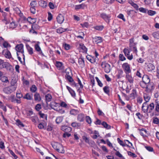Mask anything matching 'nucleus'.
I'll return each instance as SVG.
<instances>
[{"label":"nucleus","instance_id":"1","mask_svg":"<svg viewBox=\"0 0 159 159\" xmlns=\"http://www.w3.org/2000/svg\"><path fill=\"white\" fill-rule=\"evenodd\" d=\"M52 147L58 152L63 153L65 151L62 145L57 142H53L52 143Z\"/></svg>","mask_w":159,"mask_h":159},{"label":"nucleus","instance_id":"2","mask_svg":"<svg viewBox=\"0 0 159 159\" xmlns=\"http://www.w3.org/2000/svg\"><path fill=\"white\" fill-rule=\"evenodd\" d=\"M11 86L3 89V91L5 93L9 94L16 90V87L13 84L12 82H11Z\"/></svg>","mask_w":159,"mask_h":159},{"label":"nucleus","instance_id":"3","mask_svg":"<svg viewBox=\"0 0 159 159\" xmlns=\"http://www.w3.org/2000/svg\"><path fill=\"white\" fill-rule=\"evenodd\" d=\"M122 67L126 74H129L131 72L130 65L127 63H125L122 65Z\"/></svg>","mask_w":159,"mask_h":159},{"label":"nucleus","instance_id":"4","mask_svg":"<svg viewBox=\"0 0 159 159\" xmlns=\"http://www.w3.org/2000/svg\"><path fill=\"white\" fill-rule=\"evenodd\" d=\"M101 66L104 69L105 72L106 73H109L111 71L110 66L105 62H102Z\"/></svg>","mask_w":159,"mask_h":159},{"label":"nucleus","instance_id":"5","mask_svg":"<svg viewBox=\"0 0 159 159\" xmlns=\"http://www.w3.org/2000/svg\"><path fill=\"white\" fill-rule=\"evenodd\" d=\"M23 45L22 44H17L15 47V49L17 51V52H20L22 54L23 56V58L24 60L25 59V57L23 53L24 51L23 49Z\"/></svg>","mask_w":159,"mask_h":159},{"label":"nucleus","instance_id":"6","mask_svg":"<svg viewBox=\"0 0 159 159\" xmlns=\"http://www.w3.org/2000/svg\"><path fill=\"white\" fill-rule=\"evenodd\" d=\"M123 52L125 56L129 60H131L133 58V55L131 54L130 56H129L130 51L129 50L126 48L124 49Z\"/></svg>","mask_w":159,"mask_h":159},{"label":"nucleus","instance_id":"7","mask_svg":"<svg viewBox=\"0 0 159 159\" xmlns=\"http://www.w3.org/2000/svg\"><path fill=\"white\" fill-rule=\"evenodd\" d=\"M100 16L107 23L109 22L111 17L109 15H107L105 13H103L101 14Z\"/></svg>","mask_w":159,"mask_h":159},{"label":"nucleus","instance_id":"8","mask_svg":"<svg viewBox=\"0 0 159 159\" xmlns=\"http://www.w3.org/2000/svg\"><path fill=\"white\" fill-rule=\"evenodd\" d=\"M50 106L52 109L56 111L57 110V108L60 106V104L55 102H52L50 103Z\"/></svg>","mask_w":159,"mask_h":159},{"label":"nucleus","instance_id":"9","mask_svg":"<svg viewBox=\"0 0 159 159\" xmlns=\"http://www.w3.org/2000/svg\"><path fill=\"white\" fill-rule=\"evenodd\" d=\"M148 106L147 102H144L142 107V110L144 113L148 112Z\"/></svg>","mask_w":159,"mask_h":159},{"label":"nucleus","instance_id":"10","mask_svg":"<svg viewBox=\"0 0 159 159\" xmlns=\"http://www.w3.org/2000/svg\"><path fill=\"white\" fill-rule=\"evenodd\" d=\"M155 103V111L156 112L159 113V100L156 99L154 101Z\"/></svg>","mask_w":159,"mask_h":159},{"label":"nucleus","instance_id":"11","mask_svg":"<svg viewBox=\"0 0 159 159\" xmlns=\"http://www.w3.org/2000/svg\"><path fill=\"white\" fill-rule=\"evenodd\" d=\"M57 21L59 24H61L64 20L63 16L61 14H59L57 17Z\"/></svg>","mask_w":159,"mask_h":159},{"label":"nucleus","instance_id":"12","mask_svg":"<svg viewBox=\"0 0 159 159\" xmlns=\"http://www.w3.org/2000/svg\"><path fill=\"white\" fill-rule=\"evenodd\" d=\"M142 81L147 84L149 83L150 80L149 76L147 75H144L142 77Z\"/></svg>","mask_w":159,"mask_h":159},{"label":"nucleus","instance_id":"13","mask_svg":"<svg viewBox=\"0 0 159 159\" xmlns=\"http://www.w3.org/2000/svg\"><path fill=\"white\" fill-rule=\"evenodd\" d=\"M148 113H151L152 110L154 109L155 107V103H151L149 105L148 104Z\"/></svg>","mask_w":159,"mask_h":159},{"label":"nucleus","instance_id":"14","mask_svg":"<svg viewBox=\"0 0 159 159\" xmlns=\"http://www.w3.org/2000/svg\"><path fill=\"white\" fill-rule=\"evenodd\" d=\"M126 78L130 83L132 84L133 83V78L129 74H126Z\"/></svg>","mask_w":159,"mask_h":159},{"label":"nucleus","instance_id":"15","mask_svg":"<svg viewBox=\"0 0 159 159\" xmlns=\"http://www.w3.org/2000/svg\"><path fill=\"white\" fill-rule=\"evenodd\" d=\"M47 115L40 112V121H47Z\"/></svg>","mask_w":159,"mask_h":159},{"label":"nucleus","instance_id":"16","mask_svg":"<svg viewBox=\"0 0 159 159\" xmlns=\"http://www.w3.org/2000/svg\"><path fill=\"white\" fill-rule=\"evenodd\" d=\"M140 85L142 88H146V91H148V89L149 87L148 84L146 83H145L142 81L140 82Z\"/></svg>","mask_w":159,"mask_h":159},{"label":"nucleus","instance_id":"17","mask_svg":"<svg viewBox=\"0 0 159 159\" xmlns=\"http://www.w3.org/2000/svg\"><path fill=\"white\" fill-rule=\"evenodd\" d=\"M78 63L80 66L81 68H83L84 66V58H80L79 59Z\"/></svg>","mask_w":159,"mask_h":159},{"label":"nucleus","instance_id":"18","mask_svg":"<svg viewBox=\"0 0 159 159\" xmlns=\"http://www.w3.org/2000/svg\"><path fill=\"white\" fill-rule=\"evenodd\" d=\"M93 39L97 44L101 43L102 42V38L100 37H95L93 38Z\"/></svg>","mask_w":159,"mask_h":159},{"label":"nucleus","instance_id":"19","mask_svg":"<svg viewBox=\"0 0 159 159\" xmlns=\"http://www.w3.org/2000/svg\"><path fill=\"white\" fill-rule=\"evenodd\" d=\"M87 59L91 63H94L96 61V58L90 56H88L86 57Z\"/></svg>","mask_w":159,"mask_h":159},{"label":"nucleus","instance_id":"20","mask_svg":"<svg viewBox=\"0 0 159 159\" xmlns=\"http://www.w3.org/2000/svg\"><path fill=\"white\" fill-rule=\"evenodd\" d=\"M34 48L35 50L38 51H40V43L39 42L34 41Z\"/></svg>","mask_w":159,"mask_h":159},{"label":"nucleus","instance_id":"21","mask_svg":"<svg viewBox=\"0 0 159 159\" xmlns=\"http://www.w3.org/2000/svg\"><path fill=\"white\" fill-rule=\"evenodd\" d=\"M47 121H40V129H46Z\"/></svg>","mask_w":159,"mask_h":159},{"label":"nucleus","instance_id":"22","mask_svg":"<svg viewBox=\"0 0 159 159\" xmlns=\"http://www.w3.org/2000/svg\"><path fill=\"white\" fill-rule=\"evenodd\" d=\"M84 116L83 114H79L77 116V120L80 122H83L84 120Z\"/></svg>","mask_w":159,"mask_h":159},{"label":"nucleus","instance_id":"23","mask_svg":"<svg viewBox=\"0 0 159 159\" xmlns=\"http://www.w3.org/2000/svg\"><path fill=\"white\" fill-rule=\"evenodd\" d=\"M140 131V134L143 137H146V134L147 133V131L144 129L142 128L139 129Z\"/></svg>","mask_w":159,"mask_h":159},{"label":"nucleus","instance_id":"24","mask_svg":"<svg viewBox=\"0 0 159 159\" xmlns=\"http://www.w3.org/2000/svg\"><path fill=\"white\" fill-rule=\"evenodd\" d=\"M79 47L83 50V52H87V49L83 44H80Z\"/></svg>","mask_w":159,"mask_h":159},{"label":"nucleus","instance_id":"25","mask_svg":"<svg viewBox=\"0 0 159 159\" xmlns=\"http://www.w3.org/2000/svg\"><path fill=\"white\" fill-rule=\"evenodd\" d=\"M148 71H151L153 70L155 68L154 66L151 63L149 64L148 66Z\"/></svg>","mask_w":159,"mask_h":159},{"label":"nucleus","instance_id":"26","mask_svg":"<svg viewBox=\"0 0 159 159\" xmlns=\"http://www.w3.org/2000/svg\"><path fill=\"white\" fill-rule=\"evenodd\" d=\"M61 130L64 131L65 132H68V131H71V129L70 128L66 126H62L61 127Z\"/></svg>","mask_w":159,"mask_h":159},{"label":"nucleus","instance_id":"27","mask_svg":"<svg viewBox=\"0 0 159 159\" xmlns=\"http://www.w3.org/2000/svg\"><path fill=\"white\" fill-rule=\"evenodd\" d=\"M45 100L46 102H50L52 99V97L50 94H48L45 96Z\"/></svg>","mask_w":159,"mask_h":159},{"label":"nucleus","instance_id":"28","mask_svg":"<svg viewBox=\"0 0 159 159\" xmlns=\"http://www.w3.org/2000/svg\"><path fill=\"white\" fill-rule=\"evenodd\" d=\"M66 75L65 77L66 76H70L72 75L71 70L69 68H67L66 70Z\"/></svg>","mask_w":159,"mask_h":159},{"label":"nucleus","instance_id":"29","mask_svg":"<svg viewBox=\"0 0 159 159\" xmlns=\"http://www.w3.org/2000/svg\"><path fill=\"white\" fill-rule=\"evenodd\" d=\"M79 113V111L78 110L74 109L71 110L70 111V114L73 115H76Z\"/></svg>","mask_w":159,"mask_h":159},{"label":"nucleus","instance_id":"30","mask_svg":"<svg viewBox=\"0 0 159 159\" xmlns=\"http://www.w3.org/2000/svg\"><path fill=\"white\" fill-rule=\"evenodd\" d=\"M67 30V29H64L62 28H59L57 30V33L61 34Z\"/></svg>","mask_w":159,"mask_h":159},{"label":"nucleus","instance_id":"31","mask_svg":"<svg viewBox=\"0 0 159 159\" xmlns=\"http://www.w3.org/2000/svg\"><path fill=\"white\" fill-rule=\"evenodd\" d=\"M136 91L135 90H133L132 93L130 94V97L132 99H134L136 96Z\"/></svg>","mask_w":159,"mask_h":159},{"label":"nucleus","instance_id":"32","mask_svg":"<svg viewBox=\"0 0 159 159\" xmlns=\"http://www.w3.org/2000/svg\"><path fill=\"white\" fill-rule=\"evenodd\" d=\"M85 7V5L83 4L79 5H76L75 6V10H78L80 9H84Z\"/></svg>","mask_w":159,"mask_h":159},{"label":"nucleus","instance_id":"33","mask_svg":"<svg viewBox=\"0 0 159 159\" xmlns=\"http://www.w3.org/2000/svg\"><path fill=\"white\" fill-rule=\"evenodd\" d=\"M63 120V117L61 116L57 117L56 120V122L57 124H59L61 123Z\"/></svg>","mask_w":159,"mask_h":159},{"label":"nucleus","instance_id":"34","mask_svg":"<svg viewBox=\"0 0 159 159\" xmlns=\"http://www.w3.org/2000/svg\"><path fill=\"white\" fill-rule=\"evenodd\" d=\"M102 125L105 128L107 129H109L111 128V126L105 121L102 122Z\"/></svg>","mask_w":159,"mask_h":159},{"label":"nucleus","instance_id":"35","mask_svg":"<svg viewBox=\"0 0 159 159\" xmlns=\"http://www.w3.org/2000/svg\"><path fill=\"white\" fill-rule=\"evenodd\" d=\"M143 98L145 101V102H147V103L149 101L150 99V97L147 94H144Z\"/></svg>","mask_w":159,"mask_h":159},{"label":"nucleus","instance_id":"36","mask_svg":"<svg viewBox=\"0 0 159 159\" xmlns=\"http://www.w3.org/2000/svg\"><path fill=\"white\" fill-rule=\"evenodd\" d=\"M40 6L44 8L47 6V2L43 0H41L40 1Z\"/></svg>","mask_w":159,"mask_h":159},{"label":"nucleus","instance_id":"37","mask_svg":"<svg viewBox=\"0 0 159 159\" xmlns=\"http://www.w3.org/2000/svg\"><path fill=\"white\" fill-rule=\"evenodd\" d=\"M152 35L154 38L159 39V31L153 33Z\"/></svg>","mask_w":159,"mask_h":159},{"label":"nucleus","instance_id":"38","mask_svg":"<svg viewBox=\"0 0 159 159\" xmlns=\"http://www.w3.org/2000/svg\"><path fill=\"white\" fill-rule=\"evenodd\" d=\"M109 87L108 86H106L103 88L104 92L107 94H108L109 93Z\"/></svg>","mask_w":159,"mask_h":159},{"label":"nucleus","instance_id":"39","mask_svg":"<svg viewBox=\"0 0 159 159\" xmlns=\"http://www.w3.org/2000/svg\"><path fill=\"white\" fill-rule=\"evenodd\" d=\"M16 125L20 127H24V126L23 124L19 120H16Z\"/></svg>","mask_w":159,"mask_h":159},{"label":"nucleus","instance_id":"40","mask_svg":"<svg viewBox=\"0 0 159 159\" xmlns=\"http://www.w3.org/2000/svg\"><path fill=\"white\" fill-rule=\"evenodd\" d=\"M24 98L28 99L30 100L32 99V96L30 95L29 93H27L26 94L25 97Z\"/></svg>","mask_w":159,"mask_h":159},{"label":"nucleus","instance_id":"41","mask_svg":"<svg viewBox=\"0 0 159 159\" xmlns=\"http://www.w3.org/2000/svg\"><path fill=\"white\" fill-rule=\"evenodd\" d=\"M62 63L61 62L57 61L56 62V66L57 68H60L62 66Z\"/></svg>","mask_w":159,"mask_h":159},{"label":"nucleus","instance_id":"42","mask_svg":"<svg viewBox=\"0 0 159 159\" xmlns=\"http://www.w3.org/2000/svg\"><path fill=\"white\" fill-rule=\"evenodd\" d=\"M57 111H58L59 113L61 114H63L65 113V111L64 110H63L62 108L60 106L57 108V110H56Z\"/></svg>","mask_w":159,"mask_h":159},{"label":"nucleus","instance_id":"43","mask_svg":"<svg viewBox=\"0 0 159 159\" xmlns=\"http://www.w3.org/2000/svg\"><path fill=\"white\" fill-rule=\"evenodd\" d=\"M103 2L107 4H111L113 3L115 0H102Z\"/></svg>","mask_w":159,"mask_h":159},{"label":"nucleus","instance_id":"44","mask_svg":"<svg viewBox=\"0 0 159 159\" xmlns=\"http://www.w3.org/2000/svg\"><path fill=\"white\" fill-rule=\"evenodd\" d=\"M72 75H71L70 76H66L65 77L69 81L71 82L74 81V80L72 77Z\"/></svg>","mask_w":159,"mask_h":159},{"label":"nucleus","instance_id":"45","mask_svg":"<svg viewBox=\"0 0 159 159\" xmlns=\"http://www.w3.org/2000/svg\"><path fill=\"white\" fill-rule=\"evenodd\" d=\"M117 140L118 142V143L122 146L124 147L126 146L125 144L124 143V142L121 140L119 138H118L117 139Z\"/></svg>","mask_w":159,"mask_h":159},{"label":"nucleus","instance_id":"46","mask_svg":"<svg viewBox=\"0 0 159 159\" xmlns=\"http://www.w3.org/2000/svg\"><path fill=\"white\" fill-rule=\"evenodd\" d=\"M16 27V25L15 23L14 22H12L9 25V28H10L13 29Z\"/></svg>","mask_w":159,"mask_h":159},{"label":"nucleus","instance_id":"47","mask_svg":"<svg viewBox=\"0 0 159 159\" xmlns=\"http://www.w3.org/2000/svg\"><path fill=\"white\" fill-rule=\"evenodd\" d=\"M82 139L86 143L89 144V140L88 138L86 136H84L82 137Z\"/></svg>","mask_w":159,"mask_h":159},{"label":"nucleus","instance_id":"48","mask_svg":"<svg viewBox=\"0 0 159 159\" xmlns=\"http://www.w3.org/2000/svg\"><path fill=\"white\" fill-rule=\"evenodd\" d=\"M30 90L32 92H35L37 90V87L34 85H32L30 88Z\"/></svg>","mask_w":159,"mask_h":159},{"label":"nucleus","instance_id":"49","mask_svg":"<svg viewBox=\"0 0 159 159\" xmlns=\"http://www.w3.org/2000/svg\"><path fill=\"white\" fill-rule=\"evenodd\" d=\"M27 21L30 24H32L34 22V19L32 18L31 17H29L27 19Z\"/></svg>","mask_w":159,"mask_h":159},{"label":"nucleus","instance_id":"50","mask_svg":"<svg viewBox=\"0 0 159 159\" xmlns=\"http://www.w3.org/2000/svg\"><path fill=\"white\" fill-rule=\"evenodd\" d=\"M148 13L149 15L152 16L156 14V12L152 10H149L148 11Z\"/></svg>","mask_w":159,"mask_h":159},{"label":"nucleus","instance_id":"51","mask_svg":"<svg viewBox=\"0 0 159 159\" xmlns=\"http://www.w3.org/2000/svg\"><path fill=\"white\" fill-rule=\"evenodd\" d=\"M27 49L30 54H33V49L32 48L29 46L27 47Z\"/></svg>","mask_w":159,"mask_h":159},{"label":"nucleus","instance_id":"52","mask_svg":"<svg viewBox=\"0 0 159 159\" xmlns=\"http://www.w3.org/2000/svg\"><path fill=\"white\" fill-rule=\"evenodd\" d=\"M61 107H63L65 108H68L67 105L65 102H61L60 104Z\"/></svg>","mask_w":159,"mask_h":159},{"label":"nucleus","instance_id":"53","mask_svg":"<svg viewBox=\"0 0 159 159\" xmlns=\"http://www.w3.org/2000/svg\"><path fill=\"white\" fill-rule=\"evenodd\" d=\"M153 122L155 124H158L159 123V120L157 117L154 118Z\"/></svg>","mask_w":159,"mask_h":159},{"label":"nucleus","instance_id":"54","mask_svg":"<svg viewBox=\"0 0 159 159\" xmlns=\"http://www.w3.org/2000/svg\"><path fill=\"white\" fill-rule=\"evenodd\" d=\"M33 122L34 123H38L39 122V120L38 117L37 116H35L34 118L32 120Z\"/></svg>","mask_w":159,"mask_h":159},{"label":"nucleus","instance_id":"55","mask_svg":"<svg viewBox=\"0 0 159 159\" xmlns=\"http://www.w3.org/2000/svg\"><path fill=\"white\" fill-rule=\"evenodd\" d=\"M119 58L120 60L122 61H124L126 60L125 57L122 54H120L119 55Z\"/></svg>","mask_w":159,"mask_h":159},{"label":"nucleus","instance_id":"56","mask_svg":"<svg viewBox=\"0 0 159 159\" xmlns=\"http://www.w3.org/2000/svg\"><path fill=\"white\" fill-rule=\"evenodd\" d=\"M95 79L98 83V85L100 87H102L103 86V84L101 82L100 80L99 79L98 77H95Z\"/></svg>","mask_w":159,"mask_h":159},{"label":"nucleus","instance_id":"57","mask_svg":"<svg viewBox=\"0 0 159 159\" xmlns=\"http://www.w3.org/2000/svg\"><path fill=\"white\" fill-rule=\"evenodd\" d=\"M5 56L6 58H10L11 57V55L10 52H7L5 54Z\"/></svg>","mask_w":159,"mask_h":159},{"label":"nucleus","instance_id":"58","mask_svg":"<svg viewBox=\"0 0 159 159\" xmlns=\"http://www.w3.org/2000/svg\"><path fill=\"white\" fill-rule=\"evenodd\" d=\"M34 99L35 101L38 100L40 98V95L38 93H36L34 95Z\"/></svg>","mask_w":159,"mask_h":159},{"label":"nucleus","instance_id":"59","mask_svg":"<svg viewBox=\"0 0 159 159\" xmlns=\"http://www.w3.org/2000/svg\"><path fill=\"white\" fill-rule=\"evenodd\" d=\"M71 126L74 127H78L80 126V124L76 122H73L71 124Z\"/></svg>","mask_w":159,"mask_h":159},{"label":"nucleus","instance_id":"60","mask_svg":"<svg viewBox=\"0 0 159 159\" xmlns=\"http://www.w3.org/2000/svg\"><path fill=\"white\" fill-rule=\"evenodd\" d=\"M86 121L89 124H90L91 123V118L89 116H87L86 117Z\"/></svg>","mask_w":159,"mask_h":159},{"label":"nucleus","instance_id":"61","mask_svg":"<svg viewBox=\"0 0 159 159\" xmlns=\"http://www.w3.org/2000/svg\"><path fill=\"white\" fill-rule=\"evenodd\" d=\"M128 153L129 155L132 156L133 157H137V155H136L131 152H128Z\"/></svg>","mask_w":159,"mask_h":159},{"label":"nucleus","instance_id":"62","mask_svg":"<svg viewBox=\"0 0 159 159\" xmlns=\"http://www.w3.org/2000/svg\"><path fill=\"white\" fill-rule=\"evenodd\" d=\"M80 25L83 27H86L88 28L89 26V24L87 22H85L83 24H81Z\"/></svg>","mask_w":159,"mask_h":159},{"label":"nucleus","instance_id":"63","mask_svg":"<svg viewBox=\"0 0 159 159\" xmlns=\"http://www.w3.org/2000/svg\"><path fill=\"white\" fill-rule=\"evenodd\" d=\"M139 10L141 12L146 13L147 12V10L146 9L143 8V7H140L139 8Z\"/></svg>","mask_w":159,"mask_h":159},{"label":"nucleus","instance_id":"64","mask_svg":"<svg viewBox=\"0 0 159 159\" xmlns=\"http://www.w3.org/2000/svg\"><path fill=\"white\" fill-rule=\"evenodd\" d=\"M64 47L66 50H68L70 49V46L69 45L65 43L64 45Z\"/></svg>","mask_w":159,"mask_h":159}]
</instances>
